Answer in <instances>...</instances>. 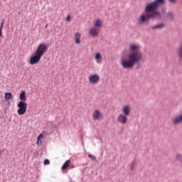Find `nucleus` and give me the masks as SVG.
<instances>
[{"mask_svg":"<svg viewBox=\"0 0 182 182\" xmlns=\"http://www.w3.org/2000/svg\"><path fill=\"white\" fill-rule=\"evenodd\" d=\"M130 53L127 58L121 60V65L124 69H133L136 63H139L143 59V53L140 51L141 46L137 43H132L129 47Z\"/></svg>","mask_w":182,"mask_h":182,"instance_id":"1","label":"nucleus"},{"mask_svg":"<svg viewBox=\"0 0 182 182\" xmlns=\"http://www.w3.org/2000/svg\"><path fill=\"white\" fill-rule=\"evenodd\" d=\"M166 0H155L152 3H149L145 7V12L143 13L137 19V22L139 25H143L145 22H147L149 19H159L161 18V14L159 11H157L160 5H164Z\"/></svg>","mask_w":182,"mask_h":182,"instance_id":"2","label":"nucleus"},{"mask_svg":"<svg viewBox=\"0 0 182 182\" xmlns=\"http://www.w3.org/2000/svg\"><path fill=\"white\" fill-rule=\"evenodd\" d=\"M48 51V46L45 43H40L35 51V55L30 58V65H36L41 62L44 53Z\"/></svg>","mask_w":182,"mask_h":182,"instance_id":"3","label":"nucleus"},{"mask_svg":"<svg viewBox=\"0 0 182 182\" xmlns=\"http://www.w3.org/2000/svg\"><path fill=\"white\" fill-rule=\"evenodd\" d=\"M17 107L18 109L17 110L18 114L22 116L26 113V109H28V104L23 101H20Z\"/></svg>","mask_w":182,"mask_h":182,"instance_id":"4","label":"nucleus"},{"mask_svg":"<svg viewBox=\"0 0 182 182\" xmlns=\"http://www.w3.org/2000/svg\"><path fill=\"white\" fill-rule=\"evenodd\" d=\"M88 80L91 85H97V82L100 81V76L97 74L92 75Z\"/></svg>","mask_w":182,"mask_h":182,"instance_id":"5","label":"nucleus"},{"mask_svg":"<svg viewBox=\"0 0 182 182\" xmlns=\"http://www.w3.org/2000/svg\"><path fill=\"white\" fill-rule=\"evenodd\" d=\"M92 117L94 120H103L104 116L99 109H96L92 113Z\"/></svg>","mask_w":182,"mask_h":182,"instance_id":"6","label":"nucleus"},{"mask_svg":"<svg viewBox=\"0 0 182 182\" xmlns=\"http://www.w3.org/2000/svg\"><path fill=\"white\" fill-rule=\"evenodd\" d=\"M99 29L97 27H92L89 30V34L90 36H92L93 38H96L99 36Z\"/></svg>","mask_w":182,"mask_h":182,"instance_id":"7","label":"nucleus"},{"mask_svg":"<svg viewBox=\"0 0 182 182\" xmlns=\"http://www.w3.org/2000/svg\"><path fill=\"white\" fill-rule=\"evenodd\" d=\"M127 116L123 114H120L117 117V122H119V123H121L122 124H126V123H127Z\"/></svg>","mask_w":182,"mask_h":182,"instance_id":"8","label":"nucleus"},{"mask_svg":"<svg viewBox=\"0 0 182 182\" xmlns=\"http://www.w3.org/2000/svg\"><path fill=\"white\" fill-rule=\"evenodd\" d=\"M172 123L175 126H177L178 124H182V114L181 115H178V116L175 117L172 119Z\"/></svg>","mask_w":182,"mask_h":182,"instance_id":"9","label":"nucleus"},{"mask_svg":"<svg viewBox=\"0 0 182 182\" xmlns=\"http://www.w3.org/2000/svg\"><path fill=\"white\" fill-rule=\"evenodd\" d=\"M122 112L124 115L130 116V105H124L122 109Z\"/></svg>","mask_w":182,"mask_h":182,"instance_id":"10","label":"nucleus"},{"mask_svg":"<svg viewBox=\"0 0 182 182\" xmlns=\"http://www.w3.org/2000/svg\"><path fill=\"white\" fill-rule=\"evenodd\" d=\"M103 26V21L101 19H97L94 23V27L99 29Z\"/></svg>","mask_w":182,"mask_h":182,"instance_id":"11","label":"nucleus"},{"mask_svg":"<svg viewBox=\"0 0 182 182\" xmlns=\"http://www.w3.org/2000/svg\"><path fill=\"white\" fill-rule=\"evenodd\" d=\"M81 35L80 33L77 32L75 34V43H77V45L80 44V38H81Z\"/></svg>","mask_w":182,"mask_h":182,"instance_id":"12","label":"nucleus"},{"mask_svg":"<svg viewBox=\"0 0 182 182\" xmlns=\"http://www.w3.org/2000/svg\"><path fill=\"white\" fill-rule=\"evenodd\" d=\"M95 59L97 63H100L102 62V55L100 53H97L95 56Z\"/></svg>","mask_w":182,"mask_h":182,"instance_id":"13","label":"nucleus"},{"mask_svg":"<svg viewBox=\"0 0 182 182\" xmlns=\"http://www.w3.org/2000/svg\"><path fill=\"white\" fill-rule=\"evenodd\" d=\"M4 99H6V100H11V99H14V95H12V92H6L4 95Z\"/></svg>","mask_w":182,"mask_h":182,"instance_id":"14","label":"nucleus"},{"mask_svg":"<svg viewBox=\"0 0 182 182\" xmlns=\"http://www.w3.org/2000/svg\"><path fill=\"white\" fill-rule=\"evenodd\" d=\"M19 99L21 102H25V100H26V92L25 91H23L20 94Z\"/></svg>","mask_w":182,"mask_h":182,"instance_id":"15","label":"nucleus"},{"mask_svg":"<svg viewBox=\"0 0 182 182\" xmlns=\"http://www.w3.org/2000/svg\"><path fill=\"white\" fill-rule=\"evenodd\" d=\"M70 166V160H67L63 165L61 170H66Z\"/></svg>","mask_w":182,"mask_h":182,"instance_id":"16","label":"nucleus"},{"mask_svg":"<svg viewBox=\"0 0 182 182\" xmlns=\"http://www.w3.org/2000/svg\"><path fill=\"white\" fill-rule=\"evenodd\" d=\"M177 54L180 60H182V43L180 45L178 49Z\"/></svg>","mask_w":182,"mask_h":182,"instance_id":"17","label":"nucleus"},{"mask_svg":"<svg viewBox=\"0 0 182 182\" xmlns=\"http://www.w3.org/2000/svg\"><path fill=\"white\" fill-rule=\"evenodd\" d=\"M167 19H169V21H173L174 19V14L173 12H168L166 14Z\"/></svg>","mask_w":182,"mask_h":182,"instance_id":"18","label":"nucleus"},{"mask_svg":"<svg viewBox=\"0 0 182 182\" xmlns=\"http://www.w3.org/2000/svg\"><path fill=\"white\" fill-rule=\"evenodd\" d=\"M43 133H45V132H43V134H40L39 136L37 138V144H41L42 145V141L41 139H43Z\"/></svg>","mask_w":182,"mask_h":182,"instance_id":"19","label":"nucleus"},{"mask_svg":"<svg viewBox=\"0 0 182 182\" xmlns=\"http://www.w3.org/2000/svg\"><path fill=\"white\" fill-rule=\"evenodd\" d=\"M161 28H164V24L161 23V24H158L155 26H153L151 28L152 29H161Z\"/></svg>","mask_w":182,"mask_h":182,"instance_id":"20","label":"nucleus"},{"mask_svg":"<svg viewBox=\"0 0 182 182\" xmlns=\"http://www.w3.org/2000/svg\"><path fill=\"white\" fill-rule=\"evenodd\" d=\"M176 159L177 160V161H181V163H182V155L181 154H177L176 156Z\"/></svg>","mask_w":182,"mask_h":182,"instance_id":"21","label":"nucleus"},{"mask_svg":"<svg viewBox=\"0 0 182 182\" xmlns=\"http://www.w3.org/2000/svg\"><path fill=\"white\" fill-rule=\"evenodd\" d=\"M88 157L93 160L94 161H96V156L92 155V154H88Z\"/></svg>","mask_w":182,"mask_h":182,"instance_id":"22","label":"nucleus"},{"mask_svg":"<svg viewBox=\"0 0 182 182\" xmlns=\"http://www.w3.org/2000/svg\"><path fill=\"white\" fill-rule=\"evenodd\" d=\"M70 21H72V17L70 16V15H68L66 18V21L70 22Z\"/></svg>","mask_w":182,"mask_h":182,"instance_id":"23","label":"nucleus"},{"mask_svg":"<svg viewBox=\"0 0 182 182\" xmlns=\"http://www.w3.org/2000/svg\"><path fill=\"white\" fill-rule=\"evenodd\" d=\"M50 161H49V159H45L44 160V165L48 166V164H50Z\"/></svg>","mask_w":182,"mask_h":182,"instance_id":"24","label":"nucleus"},{"mask_svg":"<svg viewBox=\"0 0 182 182\" xmlns=\"http://www.w3.org/2000/svg\"><path fill=\"white\" fill-rule=\"evenodd\" d=\"M171 4H177V0H168Z\"/></svg>","mask_w":182,"mask_h":182,"instance_id":"25","label":"nucleus"},{"mask_svg":"<svg viewBox=\"0 0 182 182\" xmlns=\"http://www.w3.org/2000/svg\"><path fill=\"white\" fill-rule=\"evenodd\" d=\"M2 36V28H0V37Z\"/></svg>","mask_w":182,"mask_h":182,"instance_id":"26","label":"nucleus"},{"mask_svg":"<svg viewBox=\"0 0 182 182\" xmlns=\"http://www.w3.org/2000/svg\"><path fill=\"white\" fill-rule=\"evenodd\" d=\"M70 168H75V165L70 164Z\"/></svg>","mask_w":182,"mask_h":182,"instance_id":"27","label":"nucleus"},{"mask_svg":"<svg viewBox=\"0 0 182 182\" xmlns=\"http://www.w3.org/2000/svg\"><path fill=\"white\" fill-rule=\"evenodd\" d=\"M1 29H2V28H4V21H3L2 23H1Z\"/></svg>","mask_w":182,"mask_h":182,"instance_id":"28","label":"nucleus"},{"mask_svg":"<svg viewBox=\"0 0 182 182\" xmlns=\"http://www.w3.org/2000/svg\"><path fill=\"white\" fill-rule=\"evenodd\" d=\"M2 155V151L0 149V156Z\"/></svg>","mask_w":182,"mask_h":182,"instance_id":"29","label":"nucleus"}]
</instances>
